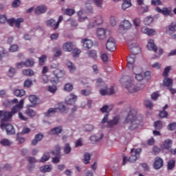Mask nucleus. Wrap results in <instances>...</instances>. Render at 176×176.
Returning <instances> with one entry per match:
<instances>
[{"mask_svg": "<svg viewBox=\"0 0 176 176\" xmlns=\"http://www.w3.org/2000/svg\"><path fill=\"white\" fill-rule=\"evenodd\" d=\"M141 122H142V116L138 115L137 110L132 109L125 118L124 123L127 124L130 130H135Z\"/></svg>", "mask_w": 176, "mask_h": 176, "instance_id": "nucleus-1", "label": "nucleus"}, {"mask_svg": "<svg viewBox=\"0 0 176 176\" xmlns=\"http://www.w3.org/2000/svg\"><path fill=\"white\" fill-rule=\"evenodd\" d=\"M24 107V100H21L19 103L14 106L11 111H0V119H4L5 120H9L12 116L15 113H17L19 111H21Z\"/></svg>", "mask_w": 176, "mask_h": 176, "instance_id": "nucleus-2", "label": "nucleus"}, {"mask_svg": "<svg viewBox=\"0 0 176 176\" xmlns=\"http://www.w3.org/2000/svg\"><path fill=\"white\" fill-rule=\"evenodd\" d=\"M125 87L129 93H137V91L145 88V84H140L138 87L134 84V81L129 80L125 83Z\"/></svg>", "mask_w": 176, "mask_h": 176, "instance_id": "nucleus-3", "label": "nucleus"}, {"mask_svg": "<svg viewBox=\"0 0 176 176\" xmlns=\"http://www.w3.org/2000/svg\"><path fill=\"white\" fill-rule=\"evenodd\" d=\"M1 129L2 130H6L8 135H13V134H16V129L12 124L6 122L8 120L3 119V118H1Z\"/></svg>", "mask_w": 176, "mask_h": 176, "instance_id": "nucleus-4", "label": "nucleus"}, {"mask_svg": "<svg viewBox=\"0 0 176 176\" xmlns=\"http://www.w3.org/2000/svg\"><path fill=\"white\" fill-rule=\"evenodd\" d=\"M133 73L135 75V79L138 82H141L144 80V69L140 66H135L133 68Z\"/></svg>", "mask_w": 176, "mask_h": 176, "instance_id": "nucleus-5", "label": "nucleus"}, {"mask_svg": "<svg viewBox=\"0 0 176 176\" xmlns=\"http://www.w3.org/2000/svg\"><path fill=\"white\" fill-rule=\"evenodd\" d=\"M119 116H116L112 120L108 121V113H107L104 115L103 119L102 120L101 123L104 124V123H107V122L108 127H113V126H116V124L119 123Z\"/></svg>", "mask_w": 176, "mask_h": 176, "instance_id": "nucleus-6", "label": "nucleus"}, {"mask_svg": "<svg viewBox=\"0 0 176 176\" xmlns=\"http://www.w3.org/2000/svg\"><path fill=\"white\" fill-rule=\"evenodd\" d=\"M104 23V19L102 18V15L98 14L94 16L92 19V21L89 22L88 24V28H93L96 27V25H100Z\"/></svg>", "mask_w": 176, "mask_h": 176, "instance_id": "nucleus-7", "label": "nucleus"}, {"mask_svg": "<svg viewBox=\"0 0 176 176\" xmlns=\"http://www.w3.org/2000/svg\"><path fill=\"white\" fill-rule=\"evenodd\" d=\"M91 10H93V7L89 6L88 8H87L86 12H85L83 9L78 11L77 12L78 21L80 23H84V21H86V20H87L88 18L87 16H85V13H90Z\"/></svg>", "mask_w": 176, "mask_h": 176, "instance_id": "nucleus-8", "label": "nucleus"}, {"mask_svg": "<svg viewBox=\"0 0 176 176\" xmlns=\"http://www.w3.org/2000/svg\"><path fill=\"white\" fill-rule=\"evenodd\" d=\"M106 48L109 52H115L116 50V41L113 37H110L107 39Z\"/></svg>", "mask_w": 176, "mask_h": 176, "instance_id": "nucleus-9", "label": "nucleus"}, {"mask_svg": "<svg viewBox=\"0 0 176 176\" xmlns=\"http://www.w3.org/2000/svg\"><path fill=\"white\" fill-rule=\"evenodd\" d=\"M96 85L98 87L103 86V88L100 90L101 96H107V94H108V88H107V85L104 83L102 79L98 78L96 80Z\"/></svg>", "mask_w": 176, "mask_h": 176, "instance_id": "nucleus-10", "label": "nucleus"}, {"mask_svg": "<svg viewBox=\"0 0 176 176\" xmlns=\"http://www.w3.org/2000/svg\"><path fill=\"white\" fill-rule=\"evenodd\" d=\"M76 101H78V96L74 94H69L65 99L67 105H74Z\"/></svg>", "mask_w": 176, "mask_h": 176, "instance_id": "nucleus-11", "label": "nucleus"}, {"mask_svg": "<svg viewBox=\"0 0 176 176\" xmlns=\"http://www.w3.org/2000/svg\"><path fill=\"white\" fill-rule=\"evenodd\" d=\"M127 67L129 69H132V71L134 67H139L135 64V56L134 54L129 56L127 58Z\"/></svg>", "mask_w": 176, "mask_h": 176, "instance_id": "nucleus-12", "label": "nucleus"}, {"mask_svg": "<svg viewBox=\"0 0 176 176\" xmlns=\"http://www.w3.org/2000/svg\"><path fill=\"white\" fill-rule=\"evenodd\" d=\"M133 27V24L131 23L130 21L127 19H124L121 21L120 24V28L123 30V31H128V30H130Z\"/></svg>", "mask_w": 176, "mask_h": 176, "instance_id": "nucleus-13", "label": "nucleus"}, {"mask_svg": "<svg viewBox=\"0 0 176 176\" xmlns=\"http://www.w3.org/2000/svg\"><path fill=\"white\" fill-rule=\"evenodd\" d=\"M141 32H142V34L148 35V36H153V35H156V30L149 29L148 27L146 26L141 28Z\"/></svg>", "mask_w": 176, "mask_h": 176, "instance_id": "nucleus-14", "label": "nucleus"}, {"mask_svg": "<svg viewBox=\"0 0 176 176\" xmlns=\"http://www.w3.org/2000/svg\"><path fill=\"white\" fill-rule=\"evenodd\" d=\"M107 30L104 28H98L96 32V36L100 41H104L107 38Z\"/></svg>", "mask_w": 176, "mask_h": 176, "instance_id": "nucleus-15", "label": "nucleus"}, {"mask_svg": "<svg viewBox=\"0 0 176 176\" xmlns=\"http://www.w3.org/2000/svg\"><path fill=\"white\" fill-rule=\"evenodd\" d=\"M104 138V134L100 133V135H94L89 138V141L91 144H97V142H100Z\"/></svg>", "mask_w": 176, "mask_h": 176, "instance_id": "nucleus-16", "label": "nucleus"}, {"mask_svg": "<svg viewBox=\"0 0 176 176\" xmlns=\"http://www.w3.org/2000/svg\"><path fill=\"white\" fill-rule=\"evenodd\" d=\"M81 43L84 49H91L93 47V41L89 38H82L81 39Z\"/></svg>", "mask_w": 176, "mask_h": 176, "instance_id": "nucleus-17", "label": "nucleus"}, {"mask_svg": "<svg viewBox=\"0 0 176 176\" xmlns=\"http://www.w3.org/2000/svg\"><path fill=\"white\" fill-rule=\"evenodd\" d=\"M131 53L134 54H138V53H141V47L136 43H132L129 45Z\"/></svg>", "mask_w": 176, "mask_h": 176, "instance_id": "nucleus-18", "label": "nucleus"}, {"mask_svg": "<svg viewBox=\"0 0 176 176\" xmlns=\"http://www.w3.org/2000/svg\"><path fill=\"white\" fill-rule=\"evenodd\" d=\"M155 170H160L163 167V160L160 157H156L153 164Z\"/></svg>", "mask_w": 176, "mask_h": 176, "instance_id": "nucleus-19", "label": "nucleus"}, {"mask_svg": "<svg viewBox=\"0 0 176 176\" xmlns=\"http://www.w3.org/2000/svg\"><path fill=\"white\" fill-rule=\"evenodd\" d=\"M137 160V156L134 154L131 153V155L129 157V158H127V156L123 155V163L122 164L124 165L127 163V162H130L131 163H133V162H135Z\"/></svg>", "mask_w": 176, "mask_h": 176, "instance_id": "nucleus-20", "label": "nucleus"}, {"mask_svg": "<svg viewBox=\"0 0 176 176\" xmlns=\"http://www.w3.org/2000/svg\"><path fill=\"white\" fill-rule=\"evenodd\" d=\"M87 57L89 58H91V60H97L98 58V55L97 54V51L94 50H91L87 52L86 53Z\"/></svg>", "mask_w": 176, "mask_h": 176, "instance_id": "nucleus-21", "label": "nucleus"}, {"mask_svg": "<svg viewBox=\"0 0 176 176\" xmlns=\"http://www.w3.org/2000/svg\"><path fill=\"white\" fill-rule=\"evenodd\" d=\"M47 7L45 6H38L34 10L35 14H42L46 12Z\"/></svg>", "mask_w": 176, "mask_h": 176, "instance_id": "nucleus-22", "label": "nucleus"}, {"mask_svg": "<svg viewBox=\"0 0 176 176\" xmlns=\"http://www.w3.org/2000/svg\"><path fill=\"white\" fill-rule=\"evenodd\" d=\"M74 49V44L72 42L68 41L63 45V50L65 52H70Z\"/></svg>", "mask_w": 176, "mask_h": 176, "instance_id": "nucleus-23", "label": "nucleus"}, {"mask_svg": "<svg viewBox=\"0 0 176 176\" xmlns=\"http://www.w3.org/2000/svg\"><path fill=\"white\" fill-rule=\"evenodd\" d=\"M41 173H50L53 170V166L52 164L44 165L39 168Z\"/></svg>", "mask_w": 176, "mask_h": 176, "instance_id": "nucleus-24", "label": "nucleus"}, {"mask_svg": "<svg viewBox=\"0 0 176 176\" xmlns=\"http://www.w3.org/2000/svg\"><path fill=\"white\" fill-rule=\"evenodd\" d=\"M156 45H155V41L153 39H149L148 41L147 49L148 50H151V52H156Z\"/></svg>", "mask_w": 176, "mask_h": 176, "instance_id": "nucleus-25", "label": "nucleus"}, {"mask_svg": "<svg viewBox=\"0 0 176 176\" xmlns=\"http://www.w3.org/2000/svg\"><path fill=\"white\" fill-rule=\"evenodd\" d=\"M56 112H57L56 108H50L47 112L44 113V116L46 118H52V116H54V115H56Z\"/></svg>", "mask_w": 176, "mask_h": 176, "instance_id": "nucleus-26", "label": "nucleus"}, {"mask_svg": "<svg viewBox=\"0 0 176 176\" xmlns=\"http://www.w3.org/2000/svg\"><path fill=\"white\" fill-rule=\"evenodd\" d=\"M54 75L58 79H60V78H64V76H65V71L56 69L55 71H54Z\"/></svg>", "mask_w": 176, "mask_h": 176, "instance_id": "nucleus-27", "label": "nucleus"}, {"mask_svg": "<svg viewBox=\"0 0 176 176\" xmlns=\"http://www.w3.org/2000/svg\"><path fill=\"white\" fill-rule=\"evenodd\" d=\"M156 12H157L158 13H162V14H164V16H170V13H171V10H168L166 8L160 9V8L157 7L155 9Z\"/></svg>", "mask_w": 176, "mask_h": 176, "instance_id": "nucleus-28", "label": "nucleus"}, {"mask_svg": "<svg viewBox=\"0 0 176 176\" xmlns=\"http://www.w3.org/2000/svg\"><path fill=\"white\" fill-rule=\"evenodd\" d=\"M43 138V133H38L35 135L34 139L32 141V145H36L38 142L42 141Z\"/></svg>", "mask_w": 176, "mask_h": 176, "instance_id": "nucleus-29", "label": "nucleus"}, {"mask_svg": "<svg viewBox=\"0 0 176 176\" xmlns=\"http://www.w3.org/2000/svg\"><path fill=\"white\" fill-rule=\"evenodd\" d=\"M57 109L60 111L61 113H67L68 112V108L63 102L58 103L57 106Z\"/></svg>", "mask_w": 176, "mask_h": 176, "instance_id": "nucleus-30", "label": "nucleus"}, {"mask_svg": "<svg viewBox=\"0 0 176 176\" xmlns=\"http://www.w3.org/2000/svg\"><path fill=\"white\" fill-rule=\"evenodd\" d=\"M17 99L14 98L12 100H6L3 102V105L8 108V107H12V104H17Z\"/></svg>", "mask_w": 176, "mask_h": 176, "instance_id": "nucleus-31", "label": "nucleus"}, {"mask_svg": "<svg viewBox=\"0 0 176 176\" xmlns=\"http://www.w3.org/2000/svg\"><path fill=\"white\" fill-rule=\"evenodd\" d=\"M63 152L65 155H69L72 152V147L69 143H65L63 147Z\"/></svg>", "mask_w": 176, "mask_h": 176, "instance_id": "nucleus-32", "label": "nucleus"}, {"mask_svg": "<svg viewBox=\"0 0 176 176\" xmlns=\"http://www.w3.org/2000/svg\"><path fill=\"white\" fill-rule=\"evenodd\" d=\"M66 65H67L69 72H71L72 74H74V72L75 71H76V66H75V65L74 63H72V62L67 61L66 63Z\"/></svg>", "mask_w": 176, "mask_h": 176, "instance_id": "nucleus-33", "label": "nucleus"}, {"mask_svg": "<svg viewBox=\"0 0 176 176\" xmlns=\"http://www.w3.org/2000/svg\"><path fill=\"white\" fill-rule=\"evenodd\" d=\"M63 131V127L62 126H57L54 129H52L50 131L49 134L51 135H54V134H60Z\"/></svg>", "mask_w": 176, "mask_h": 176, "instance_id": "nucleus-34", "label": "nucleus"}, {"mask_svg": "<svg viewBox=\"0 0 176 176\" xmlns=\"http://www.w3.org/2000/svg\"><path fill=\"white\" fill-rule=\"evenodd\" d=\"M113 109V106L112 105H104L102 108H100V111L103 113H108L111 112Z\"/></svg>", "mask_w": 176, "mask_h": 176, "instance_id": "nucleus-35", "label": "nucleus"}, {"mask_svg": "<svg viewBox=\"0 0 176 176\" xmlns=\"http://www.w3.org/2000/svg\"><path fill=\"white\" fill-rule=\"evenodd\" d=\"M45 24H46V25H47V27H52V28H53V30H57V29H56V24H57V23L56 22V20H54L53 19L47 20L45 21Z\"/></svg>", "mask_w": 176, "mask_h": 176, "instance_id": "nucleus-36", "label": "nucleus"}, {"mask_svg": "<svg viewBox=\"0 0 176 176\" xmlns=\"http://www.w3.org/2000/svg\"><path fill=\"white\" fill-rule=\"evenodd\" d=\"M63 90H64V91H66L67 93H71V91H72V90H74V85L70 82L66 83L64 85Z\"/></svg>", "mask_w": 176, "mask_h": 176, "instance_id": "nucleus-37", "label": "nucleus"}, {"mask_svg": "<svg viewBox=\"0 0 176 176\" xmlns=\"http://www.w3.org/2000/svg\"><path fill=\"white\" fill-rule=\"evenodd\" d=\"M131 0H124L122 5V10H126V9H129V8H131Z\"/></svg>", "mask_w": 176, "mask_h": 176, "instance_id": "nucleus-38", "label": "nucleus"}, {"mask_svg": "<svg viewBox=\"0 0 176 176\" xmlns=\"http://www.w3.org/2000/svg\"><path fill=\"white\" fill-rule=\"evenodd\" d=\"M0 144L3 146H10L13 144V142L9 140V139L4 138L0 141Z\"/></svg>", "mask_w": 176, "mask_h": 176, "instance_id": "nucleus-39", "label": "nucleus"}, {"mask_svg": "<svg viewBox=\"0 0 176 176\" xmlns=\"http://www.w3.org/2000/svg\"><path fill=\"white\" fill-rule=\"evenodd\" d=\"M25 113L29 116V118H34L36 116V111H35V110L32 109H27L25 111Z\"/></svg>", "mask_w": 176, "mask_h": 176, "instance_id": "nucleus-40", "label": "nucleus"}, {"mask_svg": "<svg viewBox=\"0 0 176 176\" xmlns=\"http://www.w3.org/2000/svg\"><path fill=\"white\" fill-rule=\"evenodd\" d=\"M14 94L16 97H23V96H25V91L24 89H15Z\"/></svg>", "mask_w": 176, "mask_h": 176, "instance_id": "nucleus-41", "label": "nucleus"}, {"mask_svg": "<svg viewBox=\"0 0 176 176\" xmlns=\"http://www.w3.org/2000/svg\"><path fill=\"white\" fill-rule=\"evenodd\" d=\"M176 23H172L168 27V34H174L176 30Z\"/></svg>", "mask_w": 176, "mask_h": 176, "instance_id": "nucleus-42", "label": "nucleus"}, {"mask_svg": "<svg viewBox=\"0 0 176 176\" xmlns=\"http://www.w3.org/2000/svg\"><path fill=\"white\" fill-rule=\"evenodd\" d=\"M50 159V153H45L42 156L41 159L40 160L41 163H45V162H47Z\"/></svg>", "mask_w": 176, "mask_h": 176, "instance_id": "nucleus-43", "label": "nucleus"}, {"mask_svg": "<svg viewBox=\"0 0 176 176\" xmlns=\"http://www.w3.org/2000/svg\"><path fill=\"white\" fill-rule=\"evenodd\" d=\"M143 21L145 25H151V24L153 23V18L152 16H146Z\"/></svg>", "mask_w": 176, "mask_h": 176, "instance_id": "nucleus-44", "label": "nucleus"}, {"mask_svg": "<svg viewBox=\"0 0 176 176\" xmlns=\"http://www.w3.org/2000/svg\"><path fill=\"white\" fill-rule=\"evenodd\" d=\"M92 2L99 9H102V5H104V0H92Z\"/></svg>", "mask_w": 176, "mask_h": 176, "instance_id": "nucleus-45", "label": "nucleus"}, {"mask_svg": "<svg viewBox=\"0 0 176 176\" xmlns=\"http://www.w3.org/2000/svg\"><path fill=\"white\" fill-rule=\"evenodd\" d=\"M164 85L166 87H170V86H173V79L170 78H165L164 80Z\"/></svg>", "mask_w": 176, "mask_h": 176, "instance_id": "nucleus-46", "label": "nucleus"}, {"mask_svg": "<svg viewBox=\"0 0 176 176\" xmlns=\"http://www.w3.org/2000/svg\"><path fill=\"white\" fill-rule=\"evenodd\" d=\"M35 64V61L32 58H28L25 61V67H32Z\"/></svg>", "mask_w": 176, "mask_h": 176, "instance_id": "nucleus-47", "label": "nucleus"}, {"mask_svg": "<svg viewBox=\"0 0 176 176\" xmlns=\"http://www.w3.org/2000/svg\"><path fill=\"white\" fill-rule=\"evenodd\" d=\"M23 74L26 76H33L34 71L31 69H26L23 70Z\"/></svg>", "mask_w": 176, "mask_h": 176, "instance_id": "nucleus-48", "label": "nucleus"}, {"mask_svg": "<svg viewBox=\"0 0 176 176\" xmlns=\"http://www.w3.org/2000/svg\"><path fill=\"white\" fill-rule=\"evenodd\" d=\"M29 100L32 104H34V105L38 104V97L35 95H31L29 96Z\"/></svg>", "mask_w": 176, "mask_h": 176, "instance_id": "nucleus-49", "label": "nucleus"}, {"mask_svg": "<svg viewBox=\"0 0 176 176\" xmlns=\"http://www.w3.org/2000/svg\"><path fill=\"white\" fill-rule=\"evenodd\" d=\"M83 163H84V164H89V163H90V154L89 153H86L84 155Z\"/></svg>", "mask_w": 176, "mask_h": 176, "instance_id": "nucleus-50", "label": "nucleus"}, {"mask_svg": "<svg viewBox=\"0 0 176 176\" xmlns=\"http://www.w3.org/2000/svg\"><path fill=\"white\" fill-rule=\"evenodd\" d=\"M172 141L170 140H165L164 143L162 145V147L165 149H170V147L171 146Z\"/></svg>", "mask_w": 176, "mask_h": 176, "instance_id": "nucleus-51", "label": "nucleus"}, {"mask_svg": "<svg viewBox=\"0 0 176 176\" xmlns=\"http://www.w3.org/2000/svg\"><path fill=\"white\" fill-rule=\"evenodd\" d=\"M60 152H61V147H60V146H56L52 151V154L54 156H57V155H60Z\"/></svg>", "mask_w": 176, "mask_h": 176, "instance_id": "nucleus-52", "label": "nucleus"}, {"mask_svg": "<svg viewBox=\"0 0 176 176\" xmlns=\"http://www.w3.org/2000/svg\"><path fill=\"white\" fill-rule=\"evenodd\" d=\"M16 74V69L14 67H10L8 72V76L10 78H13Z\"/></svg>", "mask_w": 176, "mask_h": 176, "instance_id": "nucleus-53", "label": "nucleus"}, {"mask_svg": "<svg viewBox=\"0 0 176 176\" xmlns=\"http://www.w3.org/2000/svg\"><path fill=\"white\" fill-rule=\"evenodd\" d=\"M170 71H171V66H167L166 67H165L162 74L163 76H164V78H167V76H168Z\"/></svg>", "mask_w": 176, "mask_h": 176, "instance_id": "nucleus-54", "label": "nucleus"}, {"mask_svg": "<svg viewBox=\"0 0 176 176\" xmlns=\"http://www.w3.org/2000/svg\"><path fill=\"white\" fill-rule=\"evenodd\" d=\"M133 25L137 28L141 25V19L140 18H135L133 20Z\"/></svg>", "mask_w": 176, "mask_h": 176, "instance_id": "nucleus-55", "label": "nucleus"}, {"mask_svg": "<svg viewBox=\"0 0 176 176\" xmlns=\"http://www.w3.org/2000/svg\"><path fill=\"white\" fill-rule=\"evenodd\" d=\"M80 53H81L80 50L76 48L73 50L72 54L73 57L76 58V57H79V54H80Z\"/></svg>", "mask_w": 176, "mask_h": 176, "instance_id": "nucleus-56", "label": "nucleus"}, {"mask_svg": "<svg viewBox=\"0 0 176 176\" xmlns=\"http://www.w3.org/2000/svg\"><path fill=\"white\" fill-rule=\"evenodd\" d=\"M65 14H66L67 16H72L73 14H75V10L71 9V8H67L65 10Z\"/></svg>", "mask_w": 176, "mask_h": 176, "instance_id": "nucleus-57", "label": "nucleus"}, {"mask_svg": "<svg viewBox=\"0 0 176 176\" xmlns=\"http://www.w3.org/2000/svg\"><path fill=\"white\" fill-rule=\"evenodd\" d=\"M17 50H19V45H12L9 48V52H10V53H14L17 52Z\"/></svg>", "mask_w": 176, "mask_h": 176, "instance_id": "nucleus-58", "label": "nucleus"}, {"mask_svg": "<svg viewBox=\"0 0 176 176\" xmlns=\"http://www.w3.org/2000/svg\"><path fill=\"white\" fill-rule=\"evenodd\" d=\"M117 21H116V16H111L110 17V24L112 27H115L116 26L117 24Z\"/></svg>", "mask_w": 176, "mask_h": 176, "instance_id": "nucleus-59", "label": "nucleus"}, {"mask_svg": "<svg viewBox=\"0 0 176 176\" xmlns=\"http://www.w3.org/2000/svg\"><path fill=\"white\" fill-rule=\"evenodd\" d=\"M46 58H47V56H46V55H42L38 58L39 65H43V64H45V61H46Z\"/></svg>", "mask_w": 176, "mask_h": 176, "instance_id": "nucleus-60", "label": "nucleus"}, {"mask_svg": "<svg viewBox=\"0 0 176 176\" xmlns=\"http://www.w3.org/2000/svg\"><path fill=\"white\" fill-rule=\"evenodd\" d=\"M67 21H69L71 27H74L76 28V27H78V21L74 19H70L67 20Z\"/></svg>", "mask_w": 176, "mask_h": 176, "instance_id": "nucleus-61", "label": "nucleus"}, {"mask_svg": "<svg viewBox=\"0 0 176 176\" xmlns=\"http://www.w3.org/2000/svg\"><path fill=\"white\" fill-rule=\"evenodd\" d=\"M23 21H24V19H23V18H19L16 20L15 19V21H14L15 26L17 28H20V24H21V23H23Z\"/></svg>", "mask_w": 176, "mask_h": 176, "instance_id": "nucleus-62", "label": "nucleus"}, {"mask_svg": "<svg viewBox=\"0 0 176 176\" xmlns=\"http://www.w3.org/2000/svg\"><path fill=\"white\" fill-rule=\"evenodd\" d=\"M33 85L32 80L31 79H28L24 82V87H31Z\"/></svg>", "mask_w": 176, "mask_h": 176, "instance_id": "nucleus-63", "label": "nucleus"}, {"mask_svg": "<svg viewBox=\"0 0 176 176\" xmlns=\"http://www.w3.org/2000/svg\"><path fill=\"white\" fill-rule=\"evenodd\" d=\"M159 97H160V94L159 93V91L153 92V93L151 94V98H152V100H153L154 101H156V100H157V98H159Z\"/></svg>", "mask_w": 176, "mask_h": 176, "instance_id": "nucleus-64", "label": "nucleus"}]
</instances>
